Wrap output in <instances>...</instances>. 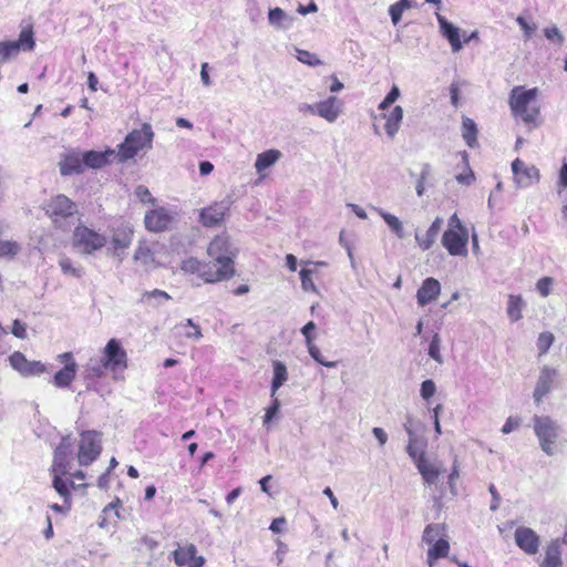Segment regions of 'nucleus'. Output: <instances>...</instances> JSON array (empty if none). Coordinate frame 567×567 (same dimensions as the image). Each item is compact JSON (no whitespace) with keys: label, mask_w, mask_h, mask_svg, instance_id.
<instances>
[{"label":"nucleus","mask_w":567,"mask_h":567,"mask_svg":"<svg viewBox=\"0 0 567 567\" xmlns=\"http://www.w3.org/2000/svg\"><path fill=\"white\" fill-rule=\"evenodd\" d=\"M213 272L220 276V281L229 279L235 274L234 259L238 254L237 247L227 235L216 236L207 247Z\"/></svg>","instance_id":"obj_1"},{"label":"nucleus","mask_w":567,"mask_h":567,"mask_svg":"<svg viewBox=\"0 0 567 567\" xmlns=\"http://www.w3.org/2000/svg\"><path fill=\"white\" fill-rule=\"evenodd\" d=\"M533 429L538 439L542 451L548 455H555L560 445L561 426L548 415H534Z\"/></svg>","instance_id":"obj_2"},{"label":"nucleus","mask_w":567,"mask_h":567,"mask_svg":"<svg viewBox=\"0 0 567 567\" xmlns=\"http://www.w3.org/2000/svg\"><path fill=\"white\" fill-rule=\"evenodd\" d=\"M538 89L525 90L523 86H515L509 94V106L513 114L520 117L527 124L535 123L539 115V107L536 105Z\"/></svg>","instance_id":"obj_3"},{"label":"nucleus","mask_w":567,"mask_h":567,"mask_svg":"<svg viewBox=\"0 0 567 567\" xmlns=\"http://www.w3.org/2000/svg\"><path fill=\"white\" fill-rule=\"evenodd\" d=\"M154 132L151 124L144 123L141 130H133L128 133L123 143L118 146L116 157L120 162L133 158L138 151L151 150Z\"/></svg>","instance_id":"obj_4"},{"label":"nucleus","mask_w":567,"mask_h":567,"mask_svg":"<svg viewBox=\"0 0 567 567\" xmlns=\"http://www.w3.org/2000/svg\"><path fill=\"white\" fill-rule=\"evenodd\" d=\"M102 452V433L95 430L82 431L79 441L78 462L80 466H89Z\"/></svg>","instance_id":"obj_5"},{"label":"nucleus","mask_w":567,"mask_h":567,"mask_svg":"<svg viewBox=\"0 0 567 567\" xmlns=\"http://www.w3.org/2000/svg\"><path fill=\"white\" fill-rule=\"evenodd\" d=\"M105 244L106 238L103 235H100L85 226H78L74 229L73 246L82 254L90 255L104 247Z\"/></svg>","instance_id":"obj_6"},{"label":"nucleus","mask_w":567,"mask_h":567,"mask_svg":"<svg viewBox=\"0 0 567 567\" xmlns=\"http://www.w3.org/2000/svg\"><path fill=\"white\" fill-rule=\"evenodd\" d=\"M33 32L31 29L21 31L18 41H2L0 42V63L16 58L20 50L32 51L34 48Z\"/></svg>","instance_id":"obj_7"},{"label":"nucleus","mask_w":567,"mask_h":567,"mask_svg":"<svg viewBox=\"0 0 567 567\" xmlns=\"http://www.w3.org/2000/svg\"><path fill=\"white\" fill-rule=\"evenodd\" d=\"M102 358L105 361V364L109 367V370L113 372L118 370L123 371L127 368L126 351L116 339H111L106 343Z\"/></svg>","instance_id":"obj_8"},{"label":"nucleus","mask_w":567,"mask_h":567,"mask_svg":"<svg viewBox=\"0 0 567 567\" xmlns=\"http://www.w3.org/2000/svg\"><path fill=\"white\" fill-rule=\"evenodd\" d=\"M468 231H456L455 229H447L442 236V245L446 248L452 256H466L467 255Z\"/></svg>","instance_id":"obj_9"},{"label":"nucleus","mask_w":567,"mask_h":567,"mask_svg":"<svg viewBox=\"0 0 567 567\" xmlns=\"http://www.w3.org/2000/svg\"><path fill=\"white\" fill-rule=\"evenodd\" d=\"M11 367L23 377L39 375L45 371V367L40 361H29L25 355L19 351L9 357Z\"/></svg>","instance_id":"obj_10"},{"label":"nucleus","mask_w":567,"mask_h":567,"mask_svg":"<svg viewBox=\"0 0 567 567\" xmlns=\"http://www.w3.org/2000/svg\"><path fill=\"white\" fill-rule=\"evenodd\" d=\"M181 269L184 272L198 274V276L208 284L220 281V276L213 272V266L210 264L203 262L194 257L183 260Z\"/></svg>","instance_id":"obj_11"},{"label":"nucleus","mask_w":567,"mask_h":567,"mask_svg":"<svg viewBox=\"0 0 567 567\" xmlns=\"http://www.w3.org/2000/svg\"><path fill=\"white\" fill-rule=\"evenodd\" d=\"M515 543L526 554L535 555L540 545L539 536L529 527L520 526L515 530Z\"/></svg>","instance_id":"obj_12"},{"label":"nucleus","mask_w":567,"mask_h":567,"mask_svg":"<svg viewBox=\"0 0 567 567\" xmlns=\"http://www.w3.org/2000/svg\"><path fill=\"white\" fill-rule=\"evenodd\" d=\"M512 171L515 183L518 187H528L539 179V172L535 166H527L523 161L516 158L512 163Z\"/></svg>","instance_id":"obj_13"},{"label":"nucleus","mask_w":567,"mask_h":567,"mask_svg":"<svg viewBox=\"0 0 567 567\" xmlns=\"http://www.w3.org/2000/svg\"><path fill=\"white\" fill-rule=\"evenodd\" d=\"M45 213L51 218L53 217H69L75 212V204L64 195H58L51 198L45 207Z\"/></svg>","instance_id":"obj_14"},{"label":"nucleus","mask_w":567,"mask_h":567,"mask_svg":"<svg viewBox=\"0 0 567 567\" xmlns=\"http://www.w3.org/2000/svg\"><path fill=\"white\" fill-rule=\"evenodd\" d=\"M196 546L190 544L186 547H178L174 550V561L177 566L181 567H203L205 564V558L203 556H197Z\"/></svg>","instance_id":"obj_15"},{"label":"nucleus","mask_w":567,"mask_h":567,"mask_svg":"<svg viewBox=\"0 0 567 567\" xmlns=\"http://www.w3.org/2000/svg\"><path fill=\"white\" fill-rule=\"evenodd\" d=\"M558 372L556 369L545 365L542 368L535 390H534V400L537 404H539L543 398L549 393L551 390V385L554 380L556 379Z\"/></svg>","instance_id":"obj_16"},{"label":"nucleus","mask_w":567,"mask_h":567,"mask_svg":"<svg viewBox=\"0 0 567 567\" xmlns=\"http://www.w3.org/2000/svg\"><path fill=\"white\" fill-rule=\"evenodd\" d=\"M229 209V203L226 200L215 203L200 212L199 218L205 227H214L219 225Z\"/></svg>","instance_id":"obj_17"},{"label":"nucleus","mask_w":567,"mask_h":567,"mask_svg":"<svg viewBox=\"0 0 567 567\" xmlns=\"http://www.w3.org/2000/svg\"><path fill=\"white\" fill-rule=\"evenodd\" d=\"M133 230L128 227L117 228L111 240V246L107 248V252L113 256L122 258V255L132 243Z\"/></svg>","instance_id":"obj_18"},{"label":"nucleus","mask_w":567,"mask_h":567,"mask_svg":"<svg viewBox=\"0 0 567 567\" xmlns=\"http://www.w3.org/2000/svg\"><path fill=\"white\" fill-rule=\"evenodd\" d=\"M341 105L342 103L336 96H329L327 100L316 103V115L333 123L341 113Z\"/></svg>","instance_id":"obj_19"},{"label":"nucleus","mask_w":567,"mask_h":567,"mask_svg":"<svg viewBox=\"0 0 567 567\" xmlns=\"http://www.w3.org/2000/svg\"><path fill=\"white\" fill-rule=\"evenodd\" d=\"M441 292V284L435 278H426L416 292L417 303L425 306L434 301Z\"/></svg>","instance_id":"obj_20"},{"label":"nucleus","mask_w":567,"mask_h":567,"mask_svg":"<svg viewBox=\"0 0 567 567\" xmlns=\"http://www.w3.org/2000/svg\"><path fill=\"white\" fill-rule=\"evenodd\" d=\"M59 165L60 173L63 176L80 174L84 168L83 154L78 151H70L63 156Z\"/></svg>","instance_id":"obj_21"},{"label":"nucleus","mask_w":567,"mask_h":567,"mask_svg":"<svg viewBox=\"0 0 567 567\" xmlns=\"http://www.w3.org/2000/svg\"><path fill=\"white\" fill-rule=\"evenodd\" d=\"M171 216L164 208L153 209L145 215L144 223L151 231H163L171 223Z\"/></svg>","instance_id":"obj_22"},{"label":"nucleus","mask_w":567,"mask_h":567,"mask_svg":"<svg viewBox=\"0 0 567 567\" xmlns=\"http://www.w3.org/2000/svg\"><path fill=\"white\" fill-rule=\"evenodd\" d=\"M436 18L442 35L447 39L453 52H458L462 49L460 29L452 24L451 22H449L443 16L439 13H436Z\"/></svg>","instance_id":"obj_23"},{"label":"nucleus","mask_w":567,"mask_h":567,"mask_svg":"<svg viewBox=\"0 0 567 567\" xmlns=\"http://www.w3.org/2000/svg\"><path fill=\"white\" fill-rule=\"evenodd\" d=\"M443 224V218L436 217L424 235H421L419 231L415 233V240L423 251L429 250L433 246Z\"/></svg>","instance_id":"obj_24"},{"label":"nucleus","mask_w":567,"mask_h":567,"mask_svg":"<svg viewBox=\"0 0 567 567\" xmlns=\"http://www.w3.org/2000/svg\"><path fill=\"white\" fill-rule=\"evenodd\" d=\"M72 443L69 436L62 437L54 451L52 472H66L68 458L71 453Z\"/></svg>","instance_id":"obj_25"},{"label":"nucleus","mask_w":567,"mask_h":567,"mask_svg":"<svg viewBox=\"0 0 567 567\" xmlns=\"http://www.w3.org/2000/svg\"><path fill=\"white\" fill-rule=\"evenodd\" d=\"M111 157H116V154L112 150L105 152L89 151L83 153L84 166L91 168H101L110 163Z\"/></svg>","instance_id":"obj_26"},{"label":"nucleus","mask_w":567,"mask_h":567,"mask_svg":"<svg viewBox=\"0 0 567 567\" xmlns=\"http://www.w3.org/2000/svg\"><path fill=\"white\" fill-rule=\"evenodd\" d=\"M540 567H563L560 539H554L547 545Z\"/></svg>","instance_id":"obj_27"},{"label":"nucleus","mask_w":567,"mask_h":567,"mask_svg":"<svg viewBox=\"0 0 567 567\" xmlns=\"http://www.w3.org/2000/svg\"><path fill=\"white\" fill-rule=\"evenodd\" d=\"M78 364L72 361L59 370L53 377V384L58 388H66L75 379Z\"/></svg>","instance_id":"obj_28"},{"label":"nucleus","mask_w":567,"mask_h":567,"mask_svg":"<svg viewBox=\"0 0 567 567\" xmlns=\"http://www.w3.org/2000/svg\"><path fill=\"white\" fill-rule=\"evenodd\" d=\"M416 467L426 484L432 485L436 483L440 471L426 461L424 454L419 455Z\"/></svg>","instance_id":"obj_29"},{"label":"nucleus","mask_w":567,"mask_h":567,"mask_svg":"<svg viewBox=\"0 0 567 567\" xmlns=\"http://www.w3.org/2000/svg\"><path fill=\"white\" fill-rule=\"evenodd\" d=\"M295 18L287 14L281 8L269 10L268 21L276 29L287 30L291 27Z\"/></svg>","instance_id":"obj_30"},{"label":"nucleus","mask_w":567,"mask_h":567,"mask_svg":"<svg viewBox=\"0 0 567 567\" xmlns=\"http://www.w3.org/2000/svg\"><path fill=\"white\" fill-rule=\"evenodd\" d=\"M526 303L520 295H509L507 300L506 313L512 322H517L523 318V309Z\"/></svg>","instance_id":"obj_31"},{"label":"nucleus","mask_w":567,"mask_h":567,"mask_svg":"<svg viewBox=\"0 0 567 567\" xmlns=\"http://www.w3.org/2000/svg\"><path fill=\"white\" fill-rule=\"evenodd\" d=\"M450 551V544L444 538H439L435 543L431 544L427 550V564L430 567L434 566V561L439 558L447 557Z\"/></svg>","instance_id":"obj_32"},{"label":"nucleus","mask_w":567,"mask_h":567,"mask_svg":"<svg viewBox=\"0 0 567 567\" xmlns=\"http://www.w3.org/2000/svg\"><path fill=\"white\" fill-rule=\"evenodd\" d=\"M281 157V152L278 150H268L258 154L255 162V168L258 174L272 166Z\"/></svg>","instance_id":"obj_33"},{"label":"nucleus","mask_w":567,"mask_h":567,"mask_svg":"<svg viewBox=\"0 0 567 567\" xmlns=\"http://www.w3.org/2000/svg\"><path fill=\"white\" fill-rule=\"evenodd\" d=\"M386 122L384 125L385 132L389 137H394L400 128V124L403 120V109L396 105L388 115H385Z\"/></svg>","instance_id":"obj_34"},{"label":"nucleus","mask_w":567,"mask_h":567,"mask_svg":"<svg viewBox=\"0 0 567 567\" xmlns=\"http://www.w3.org/2000/svg\"><path fill=\"white\" fill-rule=\"evenodd\" d=\"M477 132L476 123L472 118L463 116L462 137L471 148H474L477 145Z\"/></svg>","instance_id":"obj_35"},{"label":"nucleus","mask_w":567,"mask_h":567,"mask_svg":"<svg viewBox=\"0 0 567 567\" xmlns=\"http://www.w3.org/2000/svg\"><path fill=\"white\" fill-rule=\"evenodd\" d=\"M446 536V528L444 524H429L422 534V542L429 545L435 543L439 538Z\"/></svg>","instance_id":"obj_36"},{"label":"nucleus","mask_w":567,"mask_h":567,"mask_svg":"<svg viewBox=\"0 0 567 567\" xmlns=\"http://www.w3.org/2000/svg\"><path fill=\"white\" fill-rule=\"evenodd\" d=\"M274 378L271 382V396H275L278 389L287 381L288 372L286 365L281 361H274Z\"/></svg>","instance_id":"obj_37"},{"label":"nucleus","mask_w":567,"mask_h":567,"mask_svg":"<svg viewBox=\"0 0 567 567\" xmlns=\"http://www.w3.org/2000/svg\"><path fill=\"white\" fill-rule=\"evenodd\" d=\"M109 370V367L105 364L103 358L101 359H90L84 368V373L86 379H96L101 378L105 371Z\"/></svg>","instance_id":"obj_38"},{"label":"nucleus","mask_w":567,"mask_h":567,"mask_svg":"<svg viewBox=\"0 0 567 567\" xmlns=\"http://www.w3.org/2000/svg\"><path fill=\"white\" fill-rule=\"evenodd\" d=\"M379 215L383 218L390 229L396 235L398 238L402 239L405 237L402 221L394 215L379 209Z\"/></svg>","instance_id":"obj_39"},{"label":"nucleus","mask_w":567,"mask_h":567,"mask_svg":"<svg viewBox=\"0 0 567 567\" xmlns=\"http://www.w3.org/2000/svg\"><path fill=\"white\" fill-rule=\"evenodd\" d=\"M66 472H53V482L52 485L56 493L68 502V499L71 498V493L69 488V483L64 480H62V475H64Z\"/></svg>","instance_id":"obj_40"},{"label":"nucleus","mask_w":567,"mask_h":567,"mask_svg":"<svg viewBox=\"0 0 567 567\" xmlns=\"http://www.w3.org/2000/svg\"><path fill=\"white\" fill-rule=\"evenodd\" d=\"M134 259L136 261H140L143 266L146 268L154 267L155 266V258L152 250L145 246L140 245L134 254Z\"/></svg>","instance_id":"obj_41"},{"label":"nucleus","mask_w":567,"mask_h":567,"mask_svg":"<svg viewBox=\"0 0 567 567\" xmlns=\"http://www.w3.org/2000/svg\"><path fill=\"white\" fill-rule=\"evenodd\" d=\"M461 156H462V159H463V163L467 169L466 173H462V174H458L456 175V181L460 183V184H463V185H471L474 181H475V175L473 173V171L470 168V164H468V154L466 151H463L460 153Z\"/></svg>","instance_id":"obj_42"},{"label":"nucleus","mask_w":567,"mask_h":567,"mask_svg":"<svg viewBox=\"0 0 567 567\" xmlns=\"http://www.w3.org/2000/svg\"><path fill=\"white\" fill-rule=\"evenodd\" d=\"M555 341V336L551 332L545 331L538 336L537 339V349L539 351V355H544L548 352L549 348Z\"/></svg>","instance_id":"obj_43"},{"label":"nucleus","mask_w":567,"mask_h":567,"mask_svg":"<svg viewBox=\"0 0 567 567\" xmlns=\"http://www.w3.org/2000/svg\"><path fill=\"white\" fill-rule=\"evenodd\" d=\"M307 348H308V352L311 355V358L319 364L328 367V368H334L337 365V362H334V361H326L321 354L320 349L316 344L310 343L307 346Z\"/></svg>","instance_id":"obj_44"},{"label":"nucleus","mask_w":567,"mask_h":567,"mask_svg":"<svg viewBox=\"0 0 567 567\" xmlns=\"http://www.w3.org/2000/svg\"><path fill=\"white\" fill-rule=\"evenodd\" d=\"M544 35L546 37L547 40H549L550 42H554L558 45H561L565 41V37L563 35V33L559 31V29L556 25L545 28Z\"/></svg>","instance_id":"obj_45"},{"label":"nucleus","mask_w":567,"mask_h":567,"mask_svg":"<svg viewBox=\"0 0 567 567\" xmlns=\"http://www.w3.org/2000/svg\"><path fill=\"white\" fill-rule=\"evenodd\" d=\"M440 343H441V339H440L439 334L435 333L430 342V346H429V355L433 360H435L437 363L443 362V358L440 352Z\"/></svg>","instance_id":"obj_46"},{"label":"nucleus","mask_w":567,"mask_h":567,"mask_svg":"<svg viewBox=\"0 0 567 567\" xmlns=\"http://www.w3.org/2000/svg\"><path fill=\"white\" fill-rule=\"evenodd\" d=\"M59 265L65 275H71L75 278H80L82 276V270L73 267L71 259L68 257H62Z\"/></svg>","instance_id":"obj_47"},{"label":"nucleus","mask_w":567,"mask_h":567,"mask_svg":"<svg viewBox=\"0 0 567 567\" xmlns=\"http://www.w3.org/2000/svg\"><path fill=\"white\" fill-rule=\"evenodd\" d=\"M297 59L308 65L315 66L321 64L320 59L315 54L306 50H297Z\"/></svg>","instance_id":"obj_48"},{"label":"nucleus","mask_w":567,"mask_h":567,"mask_svg":"<svg viewBox=\"0 0 567 567\" xmlns=\"http://www.w3.org/2000/svg\"><path fill=\"white\" fill-rule=\"evenodd\" d=\"M553 285L554 278L543 277L536 282V289L539 295L545 298L550 295Z\"/></svg>","instance_id":"obj_49"},{"label":"nucleus","mask_w":567,"mask_h":567,"mask_svg":"<svg viewBox=\"0 0 567 567\" xmlns=\"http://www.w3.org/2000/svg\"><path fill=\"white\" fill-rule=\"evenodd\" d=\"M313 271L310 269H301L300 271V279H301V287L305 291H316V286L312 281Z\"/></svg>","instance_id":"obj_50"},{"label":"nucleus","mask_w":567,"mask_h":567,"mask_svg":"<svg viewBox=\"0 0 567 567\" xmlns=\"http://www.w3.org/2000/svg\"><path fill=\"white\" fill-rule=\"evenodd\" d=\"M150 299H155V300H157V303H161L162 299L169 300V299H172V297L163 290L154 289L152 291H145L142 295L141 301L143 302V301L150 300Z\"/></svg>","instance_id":"obj_51"},{"label":"nucleus","mask_w":567,"mask_h":567,"mask_svg":"<svg viewBox=\"0 0 567 567\" xmlns=\"http://www.w3.org/2000/svg\"><path fill=\"white\" fill-rule=\"evenodd\" d=\"M19 245L16 241L4 240L0 241V257L2 256H13L18 254Z\"/></svg>","instance_id":"obj_52"},{"label":"nucleus","mask_w":567,"mask_h":567,"mask_svg":"<svg viewBox=\"0 0 567 567\" xmlns=\"http://www.w3.org/2000/svg\"><path fill=\"white\" fill-rule=\"evenodd\" d=\"M436 391V385L434 383L433 380H425L422 382L421 384V396L424 399V400H429L430 398H432L434 395Z\"/></svg>","instance_id":"obj_53"},{"label":"nucleus","mask_w":567,"mask_h":567,"mask_svg":"<svg viewBox=\"0 0 567 567\" xmlns=\"http://www.w3.org/2000/svg\"><path fill=\"white\" fill-rule=\"evenodd\" d=\"M516 22L519 24L522 30L524 31V35L526 40H529L536 30V25H530L523 17H517Z\"/></svg>","instance_id":"obj_54"},{"label":"nucleus","mask_w":567,"mask_h":567,"mask_svg":"<svg viewBox=\"0 0 567 567\" xmlns=\"http://www.w3.org/2000/svg\"><path fill=\"white\" fill-rule=\"evenodd\" d=\"M11 332L13 333V336H16L19 339H25L27 338V324L21 322L18 319H16L13 321Z\"/></svg>","instance_id":"obj_55"},{"label":"nucleus","mask_w":567,"mask_h":567,"mask_svg":"<svg viewBox=\"0 0 567 567\" xmlns=\"http://www.w3.org/2000/svg\"><path fill=\"white\" fill-rule=\"evenodd\" d=\"M178 327H190L194 329V333H185L186 338L197 339V340L203 338L202 330H200L199 326L194 323V321L192 319H187L185 324H179Z\"/></svg>","instance_id":"obj_56"},{"label":"nucleus","mask_w":567,"mask_h":567,"mask_svg":"<svg viewBox=\"0 0 567 567\" xmlns=\"http://www.w3.org/2000/svg\"><path fill=\"white\" fill-rule=\"evenodd\" d=\"M316 330V323L313 321H309L308 323H306L302 329H301V333L305 336V339H306V344H310V343H313L312 340H313V336H312V332Z\"/></svg>","instance_id":"obj_57"},{"label":"nucleus","mask_w":567,"mask_h":567,"mask_svg":"<svg viewBox=\"0 0 567 567\" xmlns=\"http://www.w3.org/2000/svg\"><path fill=\"white\" fill-rule=\"evenodd\" d=\"M403 12H404V10L401 7H399V4L396 2L394 4L390 6L389 13L391 16V20H392L393 24L399 23Z\"/></svg>","instance_id":"obj_58"},{"label":"nucleus","mask_w":567,"mask_h":567,"mask_svg":"<svg viewBox=\"0 0 567 567\" xmlns=\"http://www.w3.org/2000/svg\"><path fill=\"white\" fill-rule=\"evenodd\" d=\"M279 406H280L279 400L275 399L272 405L270 408H268V410L266 412L265 420H264L265 424H267L269 421H271V419L277 414V412L279 411Z\"/></svg>","instance_id":"obj_59"},{"label":"nucleus","mask_w":567,"mask_h":567,"mask_svg":"<svg viewBox=\"0 0 567 567\" xmlns=\"http://www.w3.org/2000/svg\"><path fill=\"white\" fill-rule=\"evenodd\" d=\"M449 229H455L456 231L467 230L456 214H453L449 219Z\"/></svg>","instance_id":"obj_60"},{"label":"nucleus","mask_w":567,"mask_h":567,"mask_svg":"<svg viewBox=\"0 0 567 567\" xmlns=\"http://www.w3.org/2000/svg\"><path fill=\"white\" fill-rule=\"evenodd\" d=\"M450 95H451V103L453 104V106L457 107L458 106L460 87L456 82H453L450 85Z\"/></svg>","instance_id":"obj_61"},{"label":"nucleus","mask_w":567,"mask_h":567,"mask_svg":"<svg viewBox=\"0 0 567 567\" xmlns=\"http://www.w3.org/2000/svg\"><path fill=\"white\" fill-rule=\"evenodd\" d=\"M135 194L142 202L152 200V195L148 188L143 185L136 187Z\"/></svg>","instance_id":"obj_62"},{"label":"nucleus","mask_w":567,"mask_h":567,"mask_svg":"<svg viewBox=\"0 0 567 567\" xmlns=\"http://www.w3.org/2000/svg\"><path fill=\"white\" fill-rule=\"evenodd\" d=\"M297 11L302 16L315 13L318 11V6L313 1H310L308 6L299 4Z\"/></svg>","instance_id":"obj_63"},{"label":"nucleus","mask_w":567,"mask_h":567,"mask_svg":"<svg viewBox=\"0 0 567 567\" xmlns=\"http://www.w3.org/2000/svg\"><path fill=\"white\" fill-rule=\"evenodd\" d=\"M372 434L378 440V442H379V444L381 446H383L386 443L388 435H386V433L384 432L383 429H381V427H373L372 429Z\"/></svg>","instance_id":"obj_64"}]
</instances>
